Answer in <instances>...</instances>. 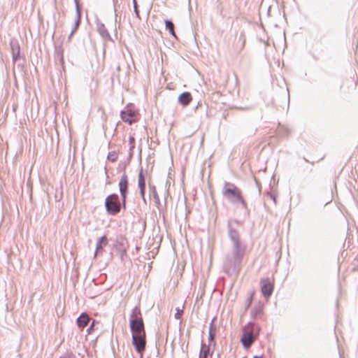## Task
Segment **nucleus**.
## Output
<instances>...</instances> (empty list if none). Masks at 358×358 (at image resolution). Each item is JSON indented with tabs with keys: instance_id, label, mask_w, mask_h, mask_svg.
Segmentation results:
<instances>
[{
	"instance_id": "1",
	"label": "nucleus",
	"mask_w": 358,
	"mask_h": 358,
	"mask_svg": "<svg viewBox=\"0 0 358 358\" xmlns=\"http://www.w3.org/2000/svg\"><path fill=\"white\" fill-rule=\"evenodd\" d=\"M234 224L241 225L238 220H229L227 222L228 237L232 243L231 251L223 261V270L228 276L238 275L243 258L246 254L247 245L241 240L240 233Z\"/></svg>"
},
{
	"instance_id": "2",
	"label": "nucleus",
	"mask_w": 358,
	"mask_h": 358,
	"mask_svg": "<svg viewBox=\"0 0 358 358\" xmlns=\"http://www.w3.org/2000/svg\"><path fill=\"white\" fill-rule=\"evenodd\" d=\"M129 329L131 333L145 331V327L141 308L136 306L131 312L129 318Z\"/></svg>"
},
{
	"instance_id": "3",
	"label": "nucleus",
	"mask_w": 358,
	"mask_h": 358,
	"mask_svg": "<svg viewBox=\"0 0 358 358\" xmlns=\"http://www.w3.org/2000/svg\"><path fill=\"white\" fill-rule=\"evenodd\" d=\"M222 194L227 200L234 205L238 204V199L243 196L241 189L230 182H224Z\"/></svg>"
},
{
	"instance_id": "4",
	"label": "nucleus",
	"mask_w": 358,
	"mask_h": 358,
	"mask_svg": "<svg viewBox=\"0 0 358 358\" xmlns=\"http://www.w3.org/2000/svg\"><path fill=\"white\" fill-rule=\"evenodd\" d=\"M106 212L108 215L115 216L121 212L120 196L117 193H112L106 196L104 201Z\"/></svg>"
},
{
	"instance_id": "5",
	"label": "nucleus",
	"mask_w": 358,
	"mask_h": 358,
	"mask_svg": "<svg viewBox=\"0 0 358 358\" xmlns=\"http://www.w3.org/2000/svg\"><path fill=\"white\" fill-rule=\"evenodd\" d=\"M131 343L137 353L142 355L146 348V333H131Z\"/></svg>"
},
{
	"instance_id": "6",
	"label": "nucleus",
	"mask_w": 358,
	"mask_h": 358,
	"mask_svg": "<svg viewBox=\"0 0 358 358\" xmlns=\"http://www.w3.org/2000/svg\"><path fill=\"white\" fill-rule=\"evenodd\" d=\"M250 325H252V322H250L243 327V335L241 338V342L242 343L243 347L245 349L250 348L252 345L254 341L255 340V336L253 335V331H248V329Z\"/></svg>"
},
{
	"instance_id": "7",
	"label": "nucleus",
	"mask_w": 358,
	"mask_h": 358,
	"mask_svg": "<svg viewBox=\"0 0 358 358\" xmlns=\"http://www.w3.org/2000/svg\"><path fill=\"white\" fill-rule=\"evenodd\" d=\"M259 284L262 296L266 299H268L273 292L274 283L271 282L269 278H261Z\"/></svg>"
},
{
	"instance_id": "8",
	"label": "nucleus",
	"mask_w": 358,
	"mask_h": 358,
	"mask_svg": "<svg viewBox=\"0 0 358 358\" xmlns=\"http://www.w3.org/2000/svg\"><path fill=\"white\" fill-rule=\"evenodd\" d=\"M125 241L126 238L122 235H119L116 238L114 245L117 255L122 262L124 260V257L127 256V248L125 247Z\"/></svg>"
},
{
	"instance_id": "9",
	"label": "nucleus",
	"mask_w": 358,
	"mask_h": 358,
	"mask_svg": "<svg viewBox=\"0 0 358 358\" xmlns=\"http://www.w3.org/2000/svg\"><path fill=\"white\" fill-rule=\"evenodd\" d=\"M10 46L12 52L13 62L15 63L21 58L20 45L18 40L15 38H11L10 41Z\"/></svg>"
},
{
	"instance_id": "10",
	"label": "nucleus",
	"mask_w": 358,
	"mask_h": 358,
	"mask_svg": "<svg viewBox=\"0 0 358 358\" xmlns=\"http://www.w3.org/2000/svg\"><path fill=\"white\" fill-rule=\"evenodd\" d=\"M136 112L131 109L122 110L120 111V117L122 120L129 125L135 123L137 120L135 118Z\"/></svg>"
},
{
	"instance_id": "11",
	"label": "nucleus",
	"mask_w": 358,
	"mask_h": 358,
	"mask_svg": "<svg viewBox=\"0 0 358 358\" xmlns=\"http://www.w3.org/2000/svg\"><path fill=\"white\" fill-rule=\"evenodd\" d=\"M95 23H96V30H97L98 33L99 34V35L101 36V38L108 39V41L113 42L114 41L112 38L110 34H109L105 24L102 22H101L98 17H96Z\"/></svg>"
},
{
	"instance_id": "12",
	"label": "nucleus",
	"mask_w": 358,
	"mask_h": 358,
	"mask_svg": "<svg viewBox=\"0 0 358 358\" xmlns=\"http://www.w3.org/2000/svg\"><path fill=\"white\" fill-rule=\"evenodd\" d=\"M215 320V317H214L211 322L210 323L209 326V331H208V343L209 345H213V350L210 352V355H213L215 345H216V341L215 340V338L216 336L217 333V328L216 326L214 324V322Z\"/></svg>"
},
{
	"instance_id": "13",
	"label": "nucleus",
	"mask_w": 358,
	"mask_h": 358,
	"mask_svg": "<svg viewBox=\"0 0 358 358\" xmlns=\"http://www.w3.org/2000/svg\"><path fill=\"white\" fill-rule=\"evenodd\" d=\"M129 178L126 173H124L118 182V188L120 193L129 194Z\"/></svg>"
},
{
	"instance_id": "14",
	"label": "nucleus",
	"mask_w": 358,
	"mask_h": 358,
	"mask_svg": "<svg viewBox=\"0 0 358 358\" xmlns=\"http://www.w3.org/2000/svg\"><path fill=\"white\" fill-rule=\"evenodd\" d=\"M148 187H149L150 197V196L153 197L154 201L156 203V206H157L159 211L161 212L162 203H161V201H160L159 196L158 195L155 185L149 182Z\"/></svg>"
},
{
	"instance_id": "15",
	"label": "nucleus",
	"mask_w": 358,
	"mask_h": 358,
	"mask_svg": "<svg viewBox=\"0 0 358 358\" xmlns=\"http://www.w3.org/2000/svg\"><path fill=\"white\" fill-rule=\"evenodd\" d=\"M108 243V239L106 235H103L98 238L96 244V249L94 252V257H96L99 252H102L103 251V248Z\"/></svg>"
},
{
	"instance_id": "16",
	"label": "nucleus",
	"mask_w": 358,
	"mask_h": 358,
	"mask_svg": "<svg viewBox=\"0 0 358 358\" xmlns=\"http://www.w3.org/2000/svg\"><path fill=\"white\" fill-rule=\"evenodd\" d=\"M138 187L140 194H143L146 189L145 176L143 168H141L138 175Z\"/></svg>"
},
{
	"instance_id": "17",
	"label": "nucleus",
	"mask_w": 358,
	"mask_h": 358,
	"mask_svg": "<svg viewBox=\"0 0 358 358\" xmlns=\"http://www.w3.org/2000/svg\"><path fill=\"white\" fill-rule=\"evenodd\" d=\"M192 100V96L189 92H183L178 98V103L182 106H188Z\"/></svg>"
},
{
	"instance_id": "18",
	"label": "nucleus",
	"mask_w": 358,
	"mask_h": 358,
	"mask_svg": "<svg viewBox=\"0 0 358 358\" xmlns=\"http://www.w3.org/2000/svg\"><path fill=\"white\" fill-rule=\"evenodd\" d=\"M90 320V316L86 313H82L76 320V324L80 329L86 327Z\"/></svg>"
},
{
	"instance_id": "19",
	"label": "nucleus",
	"mask_w": 358,
	"mask_h": 358,
	"mask_svg": "<svg viewBox=\"0 0 358 358\" xmlns=\"http://www.w3.org/2000/svg\"><path fill=\"white\" fill-rule=\"evenodd\" d=\"M264 304L261 302L257 303L254 306L250 311L251 317L256 318L263 314Z\"/></svg>"
},
{
	"instance_id": "20",
	"label": "nucleus",
	"mask_w": 358,
	"mask_h": 358,
	"mask_svg": "<svg viewBox=\"0 0 358 358\" xmlns=\"http://www.w3.org/2000/svg\"><path fill=\"white\" fill-rule=\"evenodd\" d=\"M81 17H82V14H81L80 8L78 6H77L76 17V19H75L74 26H73V27L71 29V35H73L74 33L78 29V27H79V26H80V24L81 23Z\"/></svg>"
},
{
	"instance_id": "21",
	"label": "nucleus",
	"mask_w": 358,
	"mask_h": 358,
	"mask_svg": "<svg viewBox=\"0 0 358 358\" xmlns=\"http://www.w3.org/2000/svg\"><path fill=\"white\" fill-rule=\"evenodd\" d=\"M165 24V29L166 30L169 31V34L174 37L175 38H177L176 32H175V25L171 20H164Z\"/></svg>"
},
{
	"instance_id": "22",
	"label": "nucleus",
	"mask_w": 358,
	"mask_h": 358,
	"mask_svg": "<svg viewBox=\"0 0 358 358\" xmlns=\"http://www.w3.org/2000/svg\"><path fill=\"white\" fill-rule=\"evenodd\" d=\"M129 194L120 193V198L121 199V201H120V205L124 210H127V199Z\"/></svg>"
},
{
	"instance_id": "23",
	"label": "nucleus",
	"mask_w": 358,
	"mask_h": 358,
	"mask_svg": "<svg viewBox=\"0 0 358 358\" xmlns=\"http://www.w3.org/2000/svg\"><path fill=\"white\" fill-rule=\"evenodd\" d=\"M248 331H252L253 335L255 336V338L259 336L260 331H261V327L259 326L256 325L255 323L252 322V325H250L248 328Z\"/></svg>"
},
{
	"instance_id": "24",
	"label": "nucleus",
	"mask_w": 358,
	"mask_h": 358,
	"mask_svg": "<svg viewBox=\"0 0 358 358\" xmlns=\"http://www.w3.org/2000/svg\"><path fill=\"white\" fill-rule=\"evenodd\" d=\"M129 163H130L129 159L120 161L118 164L117 170L119 171H123V173H126L125 169H126L127 166L129 164Z\"/></svg>"
},
{
	"instance_id": "25",
	"label": "nucleus",
	"mask_w": 358,
	"mask_h": 358,
	"mask_svg": "<svg viewBox=\"0 0 358 358\" xmlns=\"http://www.w3.org/2000/svg\"><path fill=\"white\" fill-rule=\"evenodd\" d=\"M118 158V155L115 151H110L108 153L107 159L111 162H115Z\"/></svg>"
},
{
	"instance_id": "26",
	"label": "nucleus",
	"mask_w": 358,
	"mask_h": 358,
	"mask_svg": "<svg viewBox=\"0 0 358 358\" xmlns=\"http://www.w3.org/2000/svg\"><path fill=\"white\" fill-rule=\"evenodd\" d=\"M212 345H206L203 340H201L200 352L205 351L206 352L210 353V349Z\"/></svg>"
},
{
	"instance_id": "27",
	"label": "nucleus",
	"mask_w": 358,
	"mask_h": 358,
	"mask_svg": "<svg viewBox=\"0 0 358 358\" xmlns=\"http://www.w3.org/2000/svg\"><path fill=\"white\" fill-rule=\"evenodd\" d=\"M99 322L96 321L95 320H93L91 324L87 329V334H90L95 330V325L97 324Z\"/></svg>"
},
{
	"instance_id": "28",
	"label": "nucleus",
	"mask_w": 358,
	"mask_h": 358,
	"mask_svg": "<svg viewBox=\"0 0 358 358\" xmlns=\"http://www.w3.org/2000/svg\"><path fill=\"white\" fill-rule=\"evenodd\" d=\"M132 2H133L134 11L135 13V15H136V17H138L139 20H141L140 12H139V10H138V3H137V1L136 0H133Z\"/></svg>"
},
{
	"instance_id": "29",
	"label": "nucleus",
	"mask_w": 358,
	"mask_h": 358,
	"mask_svg": "<svg viewBox=\"0 0 358 358\" xmlns=\"http://www.w3.org/2000/svg\"><path fill=\"white\" fill-rule=\"evenodd\" d=\"M253 299H254V292H251L250 295L249 296V297L247 299V303L245 307V310H248L251 306Z\"/></svg>"
},
{
	"instance_id": "30",
	"label": "nucleus",
	"mask_w": 358,
	"mask_h": 358,
	"mask_svg": "<svg viewBox=\"0 0 358 358\" xmlns=\"http://www.w3.org/2000/svg\"><path fill=\"white\" fill-rule=\"evenodd\" d=\"M135 138L133 136L129 137V151H132L135 148Z\"/></svg>"
},
{
	"instance_id": "31",
	"label": "nucleus",
	"mask_w": 358,
	"mask_h": 358,
	"mask_svg": "<svg viewBox=\"0 0 358 358\" xmlns=\"http://www.w3.org/2000/svg\"><path fill=\"white\" fill-rule=\"evenodd\" d=\"M238 40H239V41L241 42V50H242L244 48L245 44V34L243 31H242L240 34Z\"/></svg>"
},
{
	"instance_id": "32",
	"label": "nucleus",
	"mask_w": 358,
	"mask_h": 358,
	"mask_svg": "<svg viewBox=\"0 0 358 358\" xmlns=\"http://www.w3.org/2000/svg\"><path fill=\"white\" fill-rule=\"evenodd\" d=\"M176 312L174 315V317L176 320H179L182 317V313H183V310L180 309L179 307H178V308H176Z\"/></svg>"
},
{
	"instance_id": "33",
	"label": "nucleus",
	"mask_w": 358,
	"mask_h": 358,
	"mask_svg": "<svg viewBox=\"0 0 358 358\" xmlns=\"http://www.w3.org/2000/svg\"><path fill=\"white\" fill-rule=\"evenodd\" d=\"M238 203L241 204L242 208H243L245 210L248 209V204H247L246 201H245L243 196L241 197V199H238Z\"/></svg>"
},
{
	"instance_id": "34",
	"label": "nucleus",
	"mask_w": 358,
	"mask_h": 358,
	"mask_svg": "<svg viewBox=\"0 0 358 358\" xmlns=\"http://www.w3.org/2000/svg\"><path fill=\"white\" fill-rule=\"evenodd\" d=\"M104 173H105V176H106V185H110L112 182L109 180V176L108 173V170H107L106 166H105V167H104Z\"/></svg>"
},
{
	"instance_id": "35",
	"label": "nucleus",
	"mask_w": 358,
	"mask_h": 358,
	"mask_svg": "<svg viewBox=\"0 0 358 358\" xmlns=\"http://www.w3.org/2000/svg\"><path fill=\"white\" fill-rule=\"evenodd\" d=\"M56 54L57 56L60 57L61 62H64L63 50L61 49V48H56Z\"/></svg>"
},
{
	"instance_id": "36",
	"label": "nucleus",
	"mask_w": 358,
	"mask_h": 358,
	"mask_svg": "<svg viewBox=\"0 0 358 358\" xmlns=\"http://www.w3.org/2000/svg\"><path fill=\"white\" fill-rule=\"evenodd\" d=\"M59 358H76V357L72 352H70L60 356Z\"/></svg>"
},
{
	"instance_id": "37",
	"label": "nucleus",
	"mask_w": 358,
	"mask_h": 358,
	"mask_svg": "<svg viewBox=\"0 0 358 358\" xmlns=\"http://www.w3.org/2000/svg\"><path fill=\"white\" fill-rule=\"evenodd\" d=\"M208 354L209 353L202 350V352H199V358H207Z\"/></svg>"
},
{
	"instance_id": "38",
	"label": "nucleus",
	"mask_w": 358,
	"mask_h": 358,
	"mask_svg": "<svg viewBox=\"0 0 358 358\" xmlns=\"http://www.w3.org/2000/svg\"><path fill=\"white\" fill-rule=\"evenodd\" d=\"M141 198H142V200L143 201V203L147 205L148 204V201L145 198V192H143V194H140Z\"/></svg>"
},
{
	"instance_id": "39",
	"label": "nucleus",
	"mask_w": 358,
	"mask_h": 358,
	"mask_svg": "<svg viewBox=\"0 0 358 358\" xmlns=\"http://www.w3.org/2000/svg\"><path fill=\"white\" fill-rule=\"evenodd\" d=\"M113 3H115V0H113ZM114 12H115V22H117V10H116L115 5H114Z\"/></svg>"
},
{
	"instance_id": "40",
	"label": "nucleus",
	"mask_w": 358,
	"mask_h": 358,
	"mask_svg": "<svg viewBox=\"0 0 358 358\" xmlns=\"http://www.w3.org/2000/svg\"><path fill=\"white\" fill-rule=\"evenodd\" d=\"M202 106V102L201 101H199L198 103H197V105L195 106L194 108V110L196 111L199 107H201Z\"/></svg>"
},
{
	"instance_id": "41",
	"label": "nucleus",
	"mask_w": 358,
	"mask_h": 358,
	"mask_svg": "<svg viewBox=\"0 0 358 358\" xmlns=\"http://www.w3.org/2000/svg\"><path fill=\"white\" fill-rule=\"evenodd\" d=\"M62 197V193H61L60 196L55 195V201H59Z\"/></svg>"
},
{
	"instance_id": "42",
	"label": "nucleus",
	"mask_w": 358,
	"mask_h": 358,
	"mask_svg": "<svg viewBox=\"0 0 358 358\" xmlns=\"http://www.w3.org/2000/svg\"><path fill=\"white\" fill-rule=\"evenodd\" d=\"M133 157V150L129 151L128 158L127 159H129V162L131 161V158Z\"/></svg>"
},
{
	"instance_id": "43",
	"label": "nucleus",
	"mask_w": 358,
	"mask_h": 358,
	"mask_svg": "<svg viewBox=\"0 0 358 358\" xmlns=\"http://www.w3.org/2000/svg\"><path fill=\"white\" fill-rule=\"evenodd\" d=\"M145 227H146V222H145V221H144V222H143V227H142V228H143V231H145Z\"/></svg>"
},
{
	"instance_id": "44",
	"label": "nucleus",
	"mask_w": 358,
	"mask_h": 358,
	"mask_svg": "<svg viewBox=\"0 0 358 358\" xmlns=\"http://www.w3.org/2000/svg\"><path fill=\"white\" fill-rule=\"evenodd\" d=\"M74 2H75V4H76V9L77 8V6H79V5H78V2L79 1H78V0H74Z\"/></svg>"
},
{
	"instance_id": "45",
	"label": "nucleus",
	"mask_w": 358,
	"mask_h": 358,
	"mask_svg": "<svg viewBox=\"0 0 358 358\" xmlns=\"http://www.w3.org/2000/svg\"><path fill=\"white\" fill-rule=\"evenodd\" d=\"M271 8V6H269L268 9V11H267L268 15H270Z\"/></svg>"
},
{
	"instance_id": "46",
	"label": "nucleus",
	"mask_w": 358,
	"mask_h": 358,
	"mask_svg": "<svg viewBox=\"0 0 358 358\" xmlns=\"http://www.w3.org/2000/svg\"><path fill=\"white\" fill-rule=\"evenodd\" d=\"M72 36H73V35H71V32L68 37V41H70Z\"/></svg>"
},
{
	"instance_id": "47",
	"label": "nucleus",
	"mask_w": 358,
	"mask_h": 358,
	"mask_svg": "<svg viewBox=\"0 0 358 358\" xmlns=\"http://www.w3.org/2000/svg\"><path fill=\"white\" fill-rule=\"evenodd\" d=\"M253 358H264L262 356H254Z\"/></svg>"
},
{
	"instance_id": "48",
	"label": "nucleus",
	"mask_w": 358,
	"mask_h": 358,
	"mask_svg": "<svg viewBox=\"0 0 358 358\" xmlns=\"http://www.w3.org/2000/svg\"><path fill=\"white\" fill-rule=\"evenodd\" d=\"M313 58L315 60L317 61L319 59L318 57H317L316 56L313 55Z\"/></svg>"
},
{
	"instance_id": "49",
	"label": "nucleus",
	"mask_w": 358,
	"mask_h": 358,
	"mask_svg": "<svg viewBox=\"0 0 358 358\" xmlns=\"http://www.w3.org/2000/svg\"><path fill=\"white\" fill-rule=\"evenodd\" d=\"M271 198L273 201H275V196H273V195H271Z\"/></svg>"
},
{
	"instance_id": "50",
	"label": "nucleus",
	"mask_w": 358,
	"mask_h": 358,
	"mask_svg": "<svg viewBox=\"0 0 358 358\" xmlns=\"http://www.w3.org/2000/svg\"><path fill=\"white\" fill-rule=\"evenodd\" d=\"M120 70V66L118 65V66H117V71H119Z\"/></svg>"
},
{
	"instance_id": "51",
	"label": "nucleus",
	"mask_w": 358,
	"mask_h": 358,
	"mask_svg": "<svg viewBox=\"0 0 358 358\" xmlns=\"http://www.w3.org/2000/svg\"><path fill=\"white\" fill-rule=\"evenodd\" d=\"M303 159L306 162H310L309 160H308L306 158L303 157Z\"/></svg>"
},
{
	"instance_id": "52",
	"label": "nucleus",
	"mask_w": 358,
	"mask_h": 358,
	"mask_svg": "<svg viewBox=\"0 0 358 358\" xmlns=\"http://www.w3.org/2000/svg\"><path fill=\"white\" fill-rule=\"evenodd\" d=\"M289 132V130L286 129V134H287Z\"/></svg>"
},
{
	"instance_id": "53",
	"label": "nucleus",
	"mask_w": 358,
	"mask_h": 358,
	"mask_svg": "<svg viewBox=\"0 0 358 358\" xmlns=\"http://www.w3.org/2000/svg\"><path fill=\"white\" fill-rule=\"evenodd\" d=\"M148 358H149V357H148Z\"/></svg>"
}]
</instances>
